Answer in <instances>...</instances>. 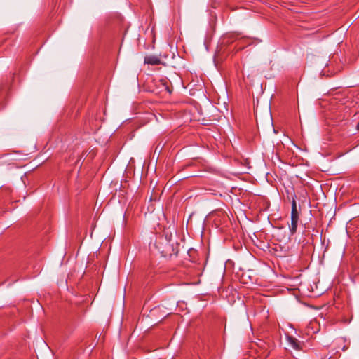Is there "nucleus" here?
Instances as JSON below:
<instances>
[{
  "mask_svg": "<svg viewBox=\"0 0 359 359\" xmlns=\"http://www.w3.org/2000/svg\"><path fill=\"white\" fill-rule=\"evenodd\" d=\"M144 63L152 65H157L161 64V60L156 56L149 55L145 57Z\"/></svg>",
  "mask_w": 359,
  "mask_h": 359,
  "instance_id": "obj_3",
  "label": "nucleus"
},
{
  "mask_svg": "<svg viewBox=\"0 0 359 359\" xmlns=\"http://www.w3.org/2000/svg\"><path fill=\"white\" fill-rule=\"evenodd\" d=\"M286 339L288 344L294 350L299 351L302 349L300 341L295 337L290 335L286 336Z\"/></svg>",
  "mask_w": 359,
  "mask_h": 359,
  "instance_id": "obj_2",
  "label": "nucleus"
},
{
  "mask_svg": "<svg viewBox=\"0 0 359 359\" xmlns=\"http://www.w3.org/2000/svg\"><path fill=\"white\" fill-rule=\"evenodd\" d=\"M355 128L357 130H359V121L358 122L356 126H355Z\"/></svg>",
  "mask_w": 359,
  "mask_h": 359,
  "instance_id": "obj_4",
  "label": "nucleus"
},
{
  "mask_svg": "<svg viewBox=\"0 0 359 359\" xmlns=\"http://www.w3.org/2000/svg\"><path fill=\"white\" fill-rule=\"evenodd\" d=\"M299 219V217L297 207L296 196L294 194L292 196L291 224L289 226L291 235H294L297 232Z\"/></svg>",
  "mask_w": 359,
  "mask_h": 359,
  "instance_id": "obj_1",
  "label": "nucleus"
}]
</instances>
